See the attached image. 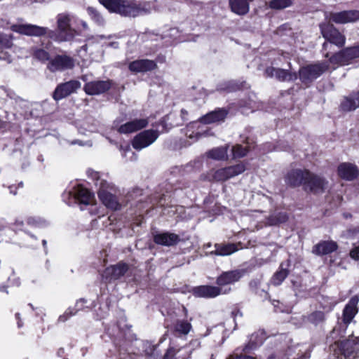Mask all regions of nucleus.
<instances>
[{
    "label": "nucleus",
    "mask_w": 359,
    "mask_h": 359,
    "mask_svg": "<svg viewBox=\"0 0 359 359\" xmlns=\"http://www.w3.org/2000/svg\"><path fill=\"white\" fill-rule=\"evenodd\" d=\"M232 156L233 158H243L248 152L247 147H243L240 144L233 146L231 149Z\"/></svg>",
    "instance_id": "e433bc0d"
},
{
    "label": "nucleus",
    "mask_w": 359,
    "mask_h": 359,
    "mask_svg": "<svg viewBox=\"0 0 359 359\" xmlns=\"http://www.w3.org/2000/svg\"><path fill=\"white\" fill-rule=\"evenodd\" d=\"M337 249V244L334 241H323L315 245L313 253L320 255L330 254Z\"/></svg>",
    "instance_id": "c756f323"
},
{
    "label": "nucleus",
    "mask_w": 359,
    "mask_h": 359,
    "mask_svg": "<svg viewBox=\"0 0 359 359\" xmlns=\"http://www.w3.org/2000/svg\"><path fill=\"white\" fill-rule=\"evenodd\" d=\"M0 60H4L8 63L11 62L12 55L8 50H0Z\"/></svg>",
    "instance_id": "a19ab883"
},
{
    "label": "nucleus",
    "mask_w": 359,
    "mask_h": 359,
    "mask_svg": "<svg viewBox=\"0 0 359 359\" xmlns=\"http://www.w3.org/2000/svg\"><path fill=\"white\" fill-rule=\"evenodd\" d=\"M74 66V60L66 55H59L51 59L48 65V69L52 72H62L72 69Z\"/></svg>",
    "instance_id": "423d86ee"
},
{
    "label": "nucleus",
    "mask_w": 359,
    "mask_h": 359,
    "mask_svg": "<svg viewBox=\"0 0 359 359\" xmlns=\"http://www.w3.org/2000/svg\"><path fill=\"white\" fill-rule=\"evenodd\" d=\"M175 350L174 348H170L168 349L166 353L164 355L163 359H174V355H175Z\"/></svg>",
    "instance_id": "de8ad7c7"
},
{
    "label": "nucleus",
    "mask_w": 359,
    "mask_h": 359,
    "mask_svg": "<svg viewBox=\"0 0 359 359\" xmlns=\"http://www.w3.org/2000/svg\"><path fill=\"white\" fill-rule=\"evenodd\" d=\"M325 319L324 313L321 311H316L310 314L308 317V320L315 325L323 322Z\"/></svg>",
    "instance_id": "ea45409f"
},
{
    "label": "nucleus",
    "mask_w": 359,
    "mask_h": 359,
    "mask_svg": "<svg viewBox=\"0 0 359 359\" xmlns=\"http://www.w3.org/2000/svg\"><path fill=\"white\" fill-rule=\"evenodd\" d=\"M255 217L259 222H263L264 219H266L265 222L268 225H277L287 222L288 216L285 212H277L271 215L269 218H266L262 215L259 211H254Z\"/></svg>",
    "instance_id": "6ab92c4d"
},
{
    "label": "nucleus",
    "mask_w": 359,
    "mask_h": 359,
    "mask_svg": "<svg viewBox=\"0 0 359 359\" xmlns=\"http://www.w3.org/2000/svg\"><path fill=\"white\" fill-rule=\"evenodd\" d=\"M359 57V45L357 46L347 48L337 54L333 55L330 61L331 63L345 65L355 58Z\"/></svg>",
    "instance_id": "6e6552de"
},
{
    "label": "nucleus",
    "mask_w": 359,
    "mask_h": 359,
    "mask_svg": "<svg viewBox=\"0 0 359 359\" xmlns=\"http://www.w3.org/2000/svg\"><path fill=\"white\" fill-rule=\"evenodd\" d=\"M11 30L27 36H41L46 34L48 29L32 24H16L11 26Z\"/></svg>",
    "instance_id": "1a4fd4ad"
},
{
    "label": "nucleus",
    "mask_w": 359,
    "mask_h": 359,
    "mask_svg": "<svg viewBox=\"0 0 359 359\" xmlns=\"http://www.w3.org/2000/svg\"><path fill=\"white\" fill-rule=\"evenodd\" d=\"M326 19L337 24L353 22L359 19V11H344L326 14Z\"/></svg>",
    "instance_id": "9d476101"
},
{
    "label": "nucleus",
    "mask_w": 359,
    "mask_h": 359,
    "mask_svg": "<svg viewBox=\"0 0 359 359\" xmlns=\"http://www.w3.org/2000/svg\"><path fill=\"white\" fill-rule=\"evenodd\" d=\"M310 172L307 170H294L290 172L286 177L287 182L291 186L296 187L303 184H306V181L309 177Z\"/></svg>",
    "instance_id": "aec40b11"
},
{
    "label": "nucleus",
    "mask_w": 359,
    "mask_h": 359,
    "mask_svg": "<svg viewBox=\"0 0 359 359\" xmlns=\"http://www.w3.org/2000/svg\"><path fill=\"white\" fill-rule=\"evenodd\" d=\"M359 107V91L346 97L341 104L344 111H352Z\"/></svg>",
    "instance_id": "7c9ffc66"
},
{
    "label": "nucleus",
    "mask_w": 359,
    "mask_h": 359,
    "mask_svg": "<svg viewBox=\"0 0 359 359\" xmlns=\"http://www.w3.org/2000/svg\"><path fill=\"white\" fill-rule=\"evenodd\" d=\"M89 130H90V131H91V132H93V131H94V130H93V129H90Z\"/></svg>",
    "instance_id": "bf43d9fd"
},
{
    "label": "nucleus",
    "mask_w": 359,
    "mask_h": 359,
    "mask_svg": "<svg viewBox=\"0 0 359 359\" xmlns=\"http://www.w3.org/2000/svg\"><path fill=\"white\" fill-rule=\"evenodd\" d=\"M110 86L109 81H95L86 83L84 90L88 95H99L108 90Z\"/></svg>",
    "instance_id": "dca6fc26"
},
{
    "label": "nucleus",
    "mask_w": 359,
    "mask_h": 359,
    "mask_svg": "<svg viewBox=\"0 0 359 359\" xmlns=\"http://www.w3.org/2000/svg\"><path fill=\"white\" fill-rule=\"evenodd\" d=\"M98 196L107 208L114 210L119 208L120 205L117 201L116 198L103 188H101L99 190Z\"/></svg>",
    "instance_id": "a878e982"
},
{
    "label": "nucleus",
    "mask_w": 359,
    "mask_h": 359,
    "mask_svg": "<svg viewBox=\"0 0 359 359\" xmlns=\"http://www.w3.org/2000/svg\"><path fill=\"white\" fill-rule=\"evenodd\" d=\"M265 332L263 330H259L252 334L250 339V343L246 348H253L261 345L265 339Z\"/></svg>",
    "instance_id": "473e14b6"
},
{
    "label": "nucleus",
    "mask_w": 359,
    "mask_h": 359,
    "mask_svg": "<svg viewBox=\"0 0 359 359\" xmlns=\"http://www.w3.org/2000/svg\"><path fill=\"white\" fill-rule=\"evenodd\" d=\"M100 2L109 12L128 17H136L158 10L156 6H151L150 1L137 4L131 0H100Z\"/></svg>",
    "instance_id": "f257e3e1"
},
{
    "label": "nucleus",
    "mask_w": 359,
    "mask_h": 359,
    "mask_svg": "<svg viewBox=\"0 0 359 359\" xmlns=\"http://www.w3.org/2000/svg\"><path fill=\"white\" fill-rule=\"evenodd\" d=\"M180 241L177 234L170 232L156 233L154 236V241L158 245L172 246Z\"/></svg>",
    "instance_id": "412c9836"
},
{
    "label": "nucleus",
    "mask_w": 359,
    "mask_h": 359,
    "mask_svg": "<svg viewBox=\"0 0 359 359\" xmlns=\"http://www.w3.org/2000/svg\"><path fill=\"white\" fill-rule=\"evenodd\" d=\"M32 52L33 56L41 62H46L49 59L48 53L42 48H34Z\"/></svg>",
    "instance_id": "58836bf2"
},
{
    "label": "nucleus",
    "mask_w": 359,
    "mask_h": 359,
    "mask_svg": "<svg viewBox=\"0 0 359 359\" xmlns=\"http://www.w3.org/2000/svg\"><path fill=\"white\" fill-rule=\"evenodd\" d=\"M327 184L328 182L324 178L310 172L304 188L315 194H318L323 193L327 189Z\"/></svg>",
    "instance_id": "f8f14e48"
},
{
    "label": "nucleus",
    "mask_w": 359,
    "mask_h": 359,
    "mask_svg": "<svg viewBox=\"0 0 359 359\" xmlns=\"http://www.w3.org/2000/svg\"><path fill=\"white\" fill-rule=\"evenodd\" d=\"M175 332L180 334H187L191 329V325L186 320H178L174 327Z\"/></svg>",
    "instance_id": "f704fd0d"
},
{
    "label": "nucleus",
    "mask_w": 359,
    "mask_h": 359,
    "mask_svg": "<svg viewBox=\"0 0 359 359\" xmlns=\"http://www.w3.org/2000/svg\"><path fill=\"white\" fill-rule=\"evenodd\" d=\"M265 74L269 77H275L279 81H292L297 79V74L287 72L283 69H278L273 67H268Z\"/></svg>",
    "instance_id": "5701e85b"
},
{
    "label": "nucleus",
    "mask_w": 359,
    "mask_h": 359,
    "mask_svg": "<svg viewBox=\"0 0 359 359\" xmlns=\"http://www.w3.org/2000/svg\"><path fill=\"white\" fill-rule=\"evenodd\" d=\"M76 23H79L84 29H88V25H87L86 22H85L82 20H79V18H77V22Z\"/></svg>",
    "instance_id": "3c124183"
},
{
    "label": "nucleus",
    "mask_w": 359,
    "mask_h": 359,
    "mask_svg": "<svg viewBox=\"0 0 359 359\" xmlns=\"http://www.w3.org/2000/svg\"><path fill=\"white\" fill-rule=\"evenodd\" d=\"M228 147H219L210 150L208 153V156L215 160H224L227 158Z\"/></svg>",
    "instance_id": "2f4dec72"
},
{
    "label": "nucleus",
    "mask_w": 359,
    "mask_h": 359,
    "mask_svg": "<svg viewBox=\"0 0 359 359\" xmlns=\"http://www.w3.org/2000/svg\"><path fill=\"white\" fill-rule=\"evenodd\" d=\"M49 32H50V33H52V31H50V30L48 29L46 34H48Z\"/></svg>",
    "instance_id": "13d9d810"
},
{
    "label": "nucleus",
    "mask_w": 359,
    "mask_h": 359,
    "mask_svg": "<svg viewBox=\"0 0 359 359\" xmlns=\"http://www.w3.org/2000/svg\"><path fill=\"white\" fill-rule=\"evenodd\" d=\"M348 236L351 238L359 239V228L349 230L348 232Z\"/></svg>",
    "instance_id": "49530a36"
},
{
    "label": "nucleus",
    "mask_w": 359,
    "mask_h": 359,
    "mask_svg": "<svg viewBox=\"0 0 359 359\" xmlns=\"http://www.w3.org/2000/svg\"><path fill=\"white\" fill-rule=\"evenodd\" d=\"M87 173L89 177H92L93 180L96 181V184H97L99 179H100L99 173L93 170H88L87 171Z\"/></svg>",
    "instance_id": "a18cd8bd"
},
{
    "label": "nucleus",
    "mask_w": 359,
    "mask_h": 359,
    "mask_svg": "<svg viewBox=\"0 0 359 359\" xmlns=\"http://www.w3.org/2000/svg\"><path fill=\"white\" fill-rule=\"evenodd\" d=\"M147 125L148 121L145 118L135 119L121 125L118 128V132L125 134L133 133L145 128Z\"/></svg>",
    "instance_id": "393cba45"
},
{
    "label": "nucleus",
    "mask_w": 359,
    "mask_h": 359,
    "mask_svg": "<svg viewBox=\"0 0 359 359\" xmlns=\"http://www.w3.org/2000/svg\"><path fill=\"white\" fill-rule=\"evenodd\" d=\"M288 275V271L283 269V264H281L280 270L278 271L271 278V283L274 285H279L285 279Z\"/></svg>",
    "instance_id": "72a5a7b5"
},
{
    "label": "nucleus",
    "mask_w": 359,
    "mask_h": 359,
    "mask_svg": "<svg viewBox=\"0 0 359 359\" xmlns=\"http://www.w3.org/2000/svg\"><path fill=\"white\" fill-rule=\"evenodd\" d=\"M80 87L81 83L76 80H71L61 83L55 88L53 93V98L55 100H62L76 92Z\"/></svg>",
    "instance_id": "9b49d317"
},
{
    "label": "nucleus",
    "mask_w": 359,
    "mask_h": 359,
    "mask_svg": "<svg viewBox=\"0 0 359 359\" xmlns=\"http://www.w3.org/2000/svg\"><path fill=\"white\" fill-rule=\"evenodd\" d=\"M158 137L156 130H147L137 134L133 139L132 145L134 149L141 150L154 143Z\"/></svg>",
    "instance_id": "39448f33"
},
{
    "label": "nucleus",
    "mask_w": 359,
    "mask_h": 359,
    "mask_svg": "<svg viewBox=\"0 0 359 359\" xmlns=\"http://www.w3.org/2000/svg\"><path fill=\"white\" fill-rule=\"evenodd\" d=\"M359 299L358 296L353 297L343 311V321L346 325V327L358 313L357 305Z\"/></svg>",
    "instance_id": "b1692460"
},
{
    "label": "nucleus",
    "mask_w": 359,
    "mask_h": 359,
    "mask_svg": "<svg viewBox=\"0 0 359 359\" xmlns=\"http://www.w3.org/2000/svg\"><path fill=\"white\" fill-rule=\"evenodd\" d=\"M189 128H194V125L189 127L188 131L187 133V135L188 136L189 138H190V139L195 138L196 140H198L202 135L199 132H197L196 133H194V132H192L191 133H188L189 131Z\"/></svg>",
    "instance_id": "09e8293b"
},
{
    "label": "nucleus",
    "mask_w": 359,
    "mask_h": 359,
    "mask_svg": "<svg viewBox=\"0 0 359 359\" xmlns=\"http://www.w3.org/2000/svg\"><path fill=\"white\" fill-rule=\"evenodd\" d=\"M321 32L325 39L338 46L345 43V36L342 35L332 24L320 25Z\"/></svg>",
    "instance_id": "0eeeda50"
},
{
    "label": "nucleus",
    "mask_w": 359,
    "mask_h": 359,
    "mask_svg": "<svg viewBox=\"0 0 359 359\" xmlns=\"http://www.w3.org/2000/svg\"><path fill=\"white\" fill-rule=\"evenodd\" d=\"M86 303V300L84 299H79L76 303V307L77 310H81L83 309V304Z\"/></svg>",
    "instance_id": "8fccbe9b"
},
{
    "label": "nucleus",
    "mask_w": 359,
    "mask_h": 359,
    "mask_svg": "<svg viewBox=\"0 0 359 359\" xmlns=\"http://www.w3.org/2000/svg\"><path fill=\"white\" fill-rule=\"evenodd\" d=\"M215 250L210 252V255H215L217 256H228L236 252L238 248L236 244H219L215 245Z\"/></svg>",
    "instance_id": "c85d7f7f"
},
{
    "label": "nucleus",
    "mask_w": 359,
    "mask_h": 359,
    "mask_svg": "<svg viewBox=\"0 0 359 359\" xmlns=\"http://www.w3.org/2000/svg\"><path fill=\"white\" fill-rule=\"evenodd\" d=\"M76 313V311L74 312L72 309H69L62 316L59 317L58 320L60 322H65L69 316L74 315Z\"/></svg>",
    "instance_id": "37998d69"
},
{
    "label": "nucleus",
    "mask_w": 359,
    "mask_h": 359,
    "mask_svg": "<svg viewBox=\"0 0 359 359\" xmlns=\"http://www.w3.org/2000/svg\"><path fill=\"white\" fill-rule=\"evenodd\" d=\"M227 115L226 110L219 109L212 111L200 118V121L205 124H210L223 121Z\"/></svg>",
    "instance_id": "bb28decb"
},
{
    "label": "nucleus",
    "mask_w": 359,
    "mask_h": 359,
    "mask_svg": "<svg viewBox=\"0 0 359 359\" xmlns=\"http://www.w3.org/2000/svg\"><path fill=\"white\" fill-rule=\"evenodd\" d=\"M46 241L43 240V246H45V245H46Z\"/></svg>",
    "instance_id": "4d7b16f0"
},
{
    "label": "nucleus",
    "mask_w": 359,
    "mask_h": 359,
    "mask_svg": "<svg viewBox=\"0 0 359 359\" xmlns=\"http://www.w3.org/2000/svg\"><path fill=\"white\" fill-rule=\"evenodd\" d=\"M245 170L243 163H238L235 165L212 170L210 173V180L216 181H226L231 177L243 173Z\"/></svg>",
    "instance_id": "20e7f679"
},
{
    "label": "nucleus",
    "mask_w": 359,
    "mask_h": 359,
    "mask_svg": "<svg viewBox=\"0 0 359 359\" xmlns=\"http://www.w3.org/2000/svg\"><path fill=\"white\" fill-rule=\"evenodd\" d=\"M157 67L154 60L143 59L135 60L129 64V69L135 73L146 72L153 70Z\"/></svg>",
    "instance_id": "a211bd4d"
},
{
    "label": "nucleus",
    "mask_w": 359,
    "mask_h": 359,
    "mask_svg": "<svg viewBox=\"0 0 359 359\" xmlns=\"http://www.w3.org/2000/svg\"><path fill=\"white\" fill-rule=\"evenodd\" d=\"M231 290V288L222 290V287L211 286V285H201L196 287L193 289V294L197 297L203 298H214L219 294H226Z\"/></svg>",
    "instance_id": "ddd939ff"
},
{
    "label": "nucleus",
    "mask_w": 359,
    "mask_h": 359,
    "mask_svg": "<svg viewBox=\"0 0 359 359\" xmlns=\"http://www.w3.org/2000/svg\"><path fill=\"white\" fill-rule=\"evenodd\" d=\"M190 354H191V353L188 352L186 356L182 357V358L180 356H179L178 358L180 359H188L190 357Z\"/></svg>",
    "instance_id": "864d4df0"
},
{
    "label": "nucleus",
    "mask_w": 359,
    "mask_h": 359,
    "mask_svg": "<svg viewBox=\"0 0 359 359\" xmlns=\"http://www.w3.org/2000/svg\"><path fill=\"white\" fill-rule=\"evenodd\" d=\"M337 171L341 178L348 181L354 180L358 175V170L356 165L350 163L340 164Z\"/></svg>",
    "instance_id": "4be33fe9"
},
{
    "label": "nucleus",
    "mask_w": 359,
    "mask_h": 359,
    "mask_svg": "<svg viewBox=\"0 0 359 359\" xmlns=\"http://www.w3.org/2000/svg\"><path fill=\"white\" fill-rule=\"evenodd\" d=\"M72 144H79V145H83V144H81V142H79V141H74V142H72Z\"/></svg>",
    "instance_id": "5fc2aeb1"
},
{
    "label": "nucleus",
    "mask_w": 359,
    "mask_h": 359,
    "mask_svg": "<svg viewBox=\"0 0 359 359\" xmlns=\"http://www.w3.org/2000/svg\"><path fill=\"white\" fill-rule=\"evenodd\" d=\"M291 0H272L269 6L272 9H284L291 6Z\"/></svg>",
    "instance_id": "c9c22d12"
},
{
    "label": "nucleus",
    "mask_w": 359,
    "mask_h": 359,
    "mask_svg": "<svg viewBox=\"0 0 359 359\" xmlns=\"http://www.w3.org/2000/svg\"><path fill=\"white\" fill-rule=\"evenodd\" d=\"M128 266L124 263H118L107 267L102 273V278L106 281H112L122 277L128 271Z\"/></svg>",
    "instance_id": "4468645a"
},
{
    "label": "nucleus",
    "mask_w": 359,
    "mask_h": 359,
    "mask_svg": "<svg viewBox=\"0 0 359 359\" xmlns=\"http://www.w3.org/2000/svg\"><path fill=\"white\" fill-rule=\"evenodd\" d=\"M328 68V65L325 62L307 65L300 69L299 78L303 83H311L326 72Z\"/></svg>",
    "instance_id": "7ed1b4c3"
},
{
    "label": "nucleus",
    "mask_w": 359,
    "mask_h": 359,
    "mask_svg": "<svg viewBox=\"0 0 359 359\" xmlns=\"http://www.w3.org/2000/svg\"><path fill=\"white\" fill-rule=\"evenodd\" d=\"M252 0H229V5L233 13L238 15H246L250 10V2Z\"/></svg>",
    "instance_id": "cd10ccee"
},
{
    "label": "nucleus",
    "mask_w": 359,
    "mask_h": 359,
    "mask_svg": "<svg viewBox=\"0 0 359 359\" xmlns=\"http://www.w3.org/2000/svg\"><path fill=\"white\" fill-rule=\"evenodd\" d=\"M243 276L241 270H233L222 273L217 279V284L222 287L227 285L233 284L238 281Z\"/></svg>",
    "instance_id": "f3484780"
},
{
    "label": "nucleus",
    "mask_w": 359,
    "mask_h": 359,
    "mask_svg": "<svg viewBox=\"0 0 359 359\" xmlns=\"http://www.w3.org/2000/svg\"><path fill=\"white\" fill-rule=\"evenodd\" d=\"M69 194H72L74 198L81 204L87 205L94 203V195L81 185L74 187L73 190L69 191Z\"/></svg>",
    "instance_id": "2eb2a0df"
},
{
    "label": "nucleus",
    "mask_w": 359,
    "mask_h": 359,
    "mask_svg": "<svg viewBox=\"0 0 359 359\" xmlns=\"http://www.w3.org/2000/svg\"><path fill=\"white\" fill-rule=\"evenodd\" d=\"M82 79H83L84 81H87V76H82Z\"/></svg>",
    "instance_id": "6e6d98bb"
},
{
    "label": "nucleus",
    "mask_w": 359,
    "mask_h": 359,
    "mask_svg": "<svg viewBox=\"0 0 359 359\" xmlns=\"http://www.w3.org/2000/svg\"><path fill=\"white\" fill-rule=\"evenodd\" d=\"M207 247H208V248L210 247V244H208V245H207Z\"/></svg>",
    "instance_id": "052dcab7"
},
{
    "label": "nucleus",
    "mask_w": 359,
    "mask_h": 359,
    "mask_svg": "<svg viewBox=\"0 0 359 359\" xmlns=\"http://www.w3.org/2000/svg\"><path fill=\"white\" fill-rule=\"evenodd\" d=\"M349 255L352 259L355 260H359V245L353 248V249L350 251Z\"/></svg>",
    "instance_id": "c03bdc74"
},
{
    "label": "nucleus",
    "mask_w": 359,
    "mask_h": 359,
    "mask_svg": "<svg viewBox=\"0 0 359 359\" xmlns=\"http://www.w3.org/2000/svg\"><path fill=\"white\" fill-rule=\"evenodd\" d=\"M337 333H338V329L337 327H334L331 333L330 337L332 338H335Z\"/></svg>",
    "instance_id": "603ef678"
},
{
    "label": "nucleus",
    "mask_w": 359,
    "mask_h": 359,
    "mask_svg": "<svg viewBox=\"0 0 359 359\" xmlns=\"http://www.w3.org/2000/svg\"><path fill=\"white\" fill-rule=\"evenodd\" d=\"M88 14L90 15L91 19L95 21L98 25L104 24V18L100 15V13L93 7H88L87 8Z\"/></svg>",
    "instance_id": "4c0bfd02"
},
{
    "label": "nucleus",
    "mask_w": 359,
    "mask_h": 359,
    "mask_svg": "<svg viewBox=\"0 0 359 359\" xmlns=\"http://www.w3.org/2000/svg\"><path fill=\"white\" fill-rule=\"evenodd\" d=\"M77 22V18L69 13H61L56 16L57 34L54 39L59 42L72 40L77 34L75 28L72 27V23Z\"/></svg>",
    "instance_id": "f03ea898"
},
{
    "label": "nucleus",
    "mask_w": 359,
    "mask_h": 359,
    "mask_svg": "<svg viewBox=\"0 0 359 359\" xmlns=\"http://www.w3.org/2000/svg\"><path fill=\"white\" fill-rule=\"evenodd\" d=\"M121 150L122 151V156L123 157L126 156L127 153H130L132 154V157L130 158V160H135L137 158L136 155L134 152L132 151L130 146L127 145L125 147H121Z\"/></svg>",
    "instance_id": "79ce46f5"
}]
</instances>
